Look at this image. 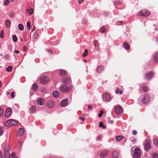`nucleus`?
<instances>
[{
	"label": "nucleus",
	"mask_w": 158,
	"mask_h": 158,
	"mask_svg": "<svg viewBox=\"0 0 158 158\" xmlns=\"http://www.w3.org/2000/svg\"><path fill=\"white\" fill-rule=\"evenodd\" d=\"M18 125V122L16 121L14 119H10L8 120L5 123V125L6 127L11 126H15Z\"/></svg>",
	"instance_id": "f257e3e1"
},
{
	"label": "nucleus",
	"mask_w": 158,
	"mask_h": 158,
	"mask_svg": "<svg viewBox=\"0 0 158 158\" xmlns=\"http://www.w3.org/2000/svg\"><path fill=\"white\" fill-rule=\"evenodd\" d=\"M10 148L8 145H6L4 148V154L5 158H10L9 152Z\"/></svg>",
	"instance_id": "f03ea898"
},
{
	"label": "nucleus",
	"mask_w": 158,
	"mask_h": 158,
	"mask_svg": "<svg viewBox=\"0 0 158 158\" xmlns=\"http://www.w3.org/2000/svg\"><path fill=\"white\" fill-rule=\"evenodd\" d=\"M141 152V151L139 149L135 148L134 153L133 155V158H140Z\"/></svg>",
	"instance_id": "7ed1b4c3"
},
{
	"label": "nucleus",
	"mask_w": 158,
	"mask_h": 158,
	"mask_svg": "<svg viewBox=\"0 0 158 158\" xmlns=\"http://www.w3.org/2000/svg\"><path fill=\"white\" fill-rule=\"evenodd\" d=\"M102 98L104 101L107 102H110L111 100L110 95L107 92L103 94Z\"/></svg>",
	"instance_id": "20e7f679"
},
{
	"label": "nucleus",
	"mask_w": 158,
	"mask_h": 158,
	"mask_svg": "<svg viewBox=\"0 0 158 158\" xmlns=\"http://www.w3.org/2000/svg\"><path fill=\"white\" fill-rule=\"evenodd\" d=\"M144 148L147 151H149L151 148L150 142L148 139H146L144 141Z\"/></svg>",
	"instance_id": "39448f33"
},
{
	"label": "nucleus",
	"mask_w": 158,
	"mask_h": 158,
	"mask_svg": "<svg viewBox=\"0 0 158 158\" xmlns=\"http://www.w3.org/2000/svg\"><path fill=\"white\" fill-rule=\"evenodd\" d=\"M150 98L149 95L148 94H146L144 95L142 101L143 103L145 104L148 103L150 101Z\"/></svg>",
	"instance_id": "423d86ee"
},
{
	"label": "nucleus",
	"mask_w": 158,
	"mask_h": 158,
	"mask_svg": "<svg viewBox=\"0 0 158 158\" xmlns=\"http://www.w3.org/2000/svg\"><path fill=\"white\" fill-rule=\"evenodd\" d=\"M150 14V12L148 10H143L140 11L139 15L141 17H146L149 15Z\"/></svg>",
	"instance_id": "0eeeda50"
},
{
	"label": "nucleus",
	"mask_w": 158,
	"mask_h": 158,
	"mask_svg": "<svg viewBox=\"0 0 158 158\" xmlns=\"http://www.w3.org/2000/svg\"><path fill=\"white\" fill-rule=\"evenodd\" d=\"M115 111L116 114L117 115H119L123 112L122 108L120 106L118 105L115 107Z\"/></svg>",
	"instance_id": "6e6552de"
},
{
	"label": "nucleus",
	"mask_w": 158,
	"mask_h": 158,
	"mask_svg": "<svg viewBox=\"0 0 158 158\" xmlns=\"http://www.w3.org/2000/svg\"><path fill=\"white\" fill-rule=\"evenodd\" d=\"M49 78L48 77L44 76L41 78L40 81L42 84H45L47 83L49 81Z\"/></svg>",
	"instance_id": "1a4fd4ad"
},
{
	"label": "nucleus",
	"mask_w": 158,
	"mask_h": 158,
	"mask_svg": "<svg viewBox=\"0 0 158 158\" xmlns=\"http://www.w3.org/2000/svg\"><path fill=\"white\" fill-rule=\"evenodd\" d=\"M62 81L64 84H67L71 82V78L70 77H65L62 79Z\"/></svg>",
	"instance_id": "9d476101"
},
{
	"label": "nucleus",
	"mask_w": 158,
	"mask_h": 158,
	"mask_svg": "<svg viewBox=\"0 0 158 158\" xmlns=\"http://www.w3.org/2000/svg\"><path fill=\"white\" fill-rule=\"evenodd\" d=\"M60 90L63 92H67L70 90V88L66 85H64L61 87Z\"/></svg>",
	"instance_id": "9b49d317"
},
{
	"label": "nucleus",
	"mask_w": 158,
	"mask_h": 158,
	"mask_svg": "<svg viewBox=\"0 0 158 158\" xmlns=\"http://www.w3.org/2000/svg\"><path fill=\"white\" fill-rule=\"evenodd\" d=\"M12 114L11 109L10 108H8L6 111L4 115L6 117H9Z\"/></svg>",
	"instance_id": "f8f14e48"
},
{
	"label": "nucleus",
	"mask_w": 158,
	"mask_h": 158,
	"mask_svg": "<svg viewBox=\"0 0 158 158\" xmlns=\"http://www.w3.org/2000/svg\"><path fill=\"white\" fill-rule=\"evenodd\" d=\"M153 76V73L151 71L149 73H147L146 74V79L147 80H150Z\"/></svg>",
	"instance_id": "ddd939ff"
},
{
	"label": "nucleus",
	"mask_w": 158,
	"mask_h": 158,
	"mask_svg": "<svg viewBox=\"0 0 158 158\" xmlns=\"http://www.w3.org/2000/svg\"><path fill=\"white\" fill-rule=\"evenodd\" d=\"M69 101L68 98L64 99L62 100L60 102V105L62 106H66L67 103Z\"/></svg>",
	"instance_id": "4468645a"
},
{
	"label": "nucleus",
	"mask_w": 158,
	"mask_h": 158,
	"mask_svg": "<svg viewBox=\"0 0 158 158\" xmlns=\"http://www.w3.org/2000/svg\"><path fill=\"white\" fill-rule=\"evenodd\" d=\"M113 157L112 158H119V152L117 150H115L113 152Z\"/></svg>",
	"instance_id": "2eb2a0df"
},
{
	"label": "nucleus",
	"mask_w": 158,
	"mask_h": 158,
	"mask_svg": "<svg viewBox=\"0 0 158 158\" xmlns=\"http://www.w3.org/2000/svg\"><path fill=\"white\" fill-rule=\"evenodd\" d=\"M108 154V151L107 150L101 152L100 154V156L102 158H103L107 156Z\"/></svg>",
	"instance_id": "dca6fc26"
},
{
	"label": "nucleus",
	"mask_w": 158,
	"mask_h": 158,
	"mask_svg": "<svg viewBox=\"0 0 158 158\" xmlns=\"http://www.w3.org/2000/svg\"><path fill=\"white\" fill-rule=\"evenodd\" d=\"M54 105V102L51 100L49 101L47 104V106L48 108H52Z\"/></svg>",
	"instance_id": "f3484780"
},
{
	"label": "nucleus",
	"mask_w": 158,
	"mask_h": 158,
	"mask_svg": "<svg viewBox=\"0 0 158 158\" xmlns=\"http://www.w3.org/2000/svg\"><path fill=\"white\" fill-rule=\"evenodd\" d=\"M24 130L23 129L20 128L18 129V135L19 137L22 135L24 133Z\"/></svg>",
	"instance_id": "a211bd4d"
},
{
	"label": "nucleus",
	"mask_w": 158,
	"mask_h": 158,
	"mask_svg": "<svg viewBox=\"0 0 158 158\" xmlns=\"http://www.w3.org/2000/svg\"><path fill=\"white\" fill-rule=\"evenodd\" d=\"M154 60L155 62H158V51L154 54Z\"/></svg>",
	"instance_id": "6ab92c4d"
},
{
	"label": "nucleus",
	"mask_w": 158,
	"mask_h": 158,
	"mask_svg": "<svg viewBox=\"0 0 158 158\" xmlns=\"http://www.w3.org/2000/svg\"><path fill=\"white\" fill-rule=\"evenodd\" d=\"M104 69V67L102 66H98L97 69V71L98 73H100Z\"/></svg>",
	"instance_id": "aec40b11"
},
{
	"label": "nucleus",
	"mask_w": 158,
	"mask_h": 158,
	"mask_svg": "<svg viewBox=\"0 0 158 158\" xmlns=\"http://www.w3.org/2000/svg\"><path fill=\"white\" fill-rule=\"evenodd\" d=\"M67 72L64 70L61 69L59 71V74L62 76H64L66 75Z\"/></svg>",
	"instance_id": "412c9836"
},
{
	"label": "nucleus",
	"mask_w": 158,
	"mask_h": 158,
	"mask_svg": "<svg viewBox=\"0 0 158 158\" xmlns=\"http://www.w3.org/2000/svg\"><path fill=\"white\" fill-rule=\"evenodd\" d=\"M37 103L39 105L41 106L43 105L44 103V99L41 98L38 99L37 100Z\"/></svg>",
	"instance_id": "4be33fe9"
},
{
	"label": "nucleus",
	"mask_w": 158,
	"mask_h": 158,
	"mask_svg": "<svg viewBox=\"0 0 158 158\" xmlns=\"http://www.w3.org/2000/svg\"><path fill=\"white\" fill-rule=\"evenodd\" d=\"M123 46L124 48L127 50H129L130 49V47L129 44L127 42H125L123 44Z\"/></svg>",
	"instance_id": "5701e85b"
},
{
	"label": "nucleus",
	"mask_w": 158,
	"mask_h": 158,
	"mask_svg": "<svg viewBox=\"0 0 158 158\" xmlns=\"http://www.w3.org/2000/svg\"><path fill=\"white\" fill-rule=\"evenodd\" d=\"M60 95L59 92L57 91H54L52 94L53 96L55 98L58 97Z\"/></svg>",
	"instance_id": "b1692460"
},
{
	"label": "nucleus",
	"mask_w": 158,
	"mask_h": 158,
	"mask_svg": "<svg viewBox=\"0 0 158 158\" xmlns=\"http://www.w3.org/2000/svg\"><path fill=\"white\" fill-rule=\"evenodd\" d=\"M38 85L36 84H34L31 87V89L34 91H36L38 88Z\"/></svg>",
	"instance_id": "393cba45"
},
{
	"label": "nucleus",
	"mask_w": 158,
	"mask_h": 158,
	"mask_svg": "<svg viewBox=\"0 0 158 158\" xmlns=\"http://www.w3.org/2000/svg\"><path fill=\"white\" fill-rule=\"evenodd\" d=\"M11 25V22L9 20H7L6 22V25L7 28H9L10 27Z\"/></svg>",
	"instance_id": "a878e982"
},
{
	"label": "nucleus",
	"mask_w": 158,
	"mask_h": 158,
	"mask_svg": "<svg viewBox=\"0 0 158 158\" xmlns=\"http://www.w3.org/2000/svg\"><path fill=\"white\" fill-rule=\"evenodd\" d=\"M115 92L117 94L119 93L120 94H121L123 93V91L122 90H120L119 88H117Z\"/></svg>",
	"instance_id": "bb28decb"
},
{
	"label": "nucleus",
	"mask_w": 158,
	"mask_h": 158,
	"mask_svg": "<svg viewBox=\"0 0 158 158\" xmlns=\"http://www.w3.org/2000/svg\"><path fill=\"white\" fill-rule=\"evenodd\" d=\"M30 112L32 113H34L36 111V109L35 106H32L30 109Z\"/></svg>",
	"instance_id": "cd10ccee"
},
{
	"label": "nucleus",
	"mask_w": 158,
	"mask_h": 158,
	"mask_svg": "<svg viewBox=\"0 0 158 158\" xmlns=\"http://www.w3.org/2000/svg\"><path fill=\"white\" fill-rule=\"evenodd\" d=\"M18 28L21 31L23 30L24 29V27L23 25L21 24H19Z\"/></svg>",
	"instance_id": "c85d7f7f"
},
{
	"label": "nucleus",
	"mask_w": 158,
	"mask_h": 158,
	"mask_svg": "<svg viewBox=\"0 0 158 158\" xmlns=\"http://www.w3.org/2000/svg\"><path fill=\"white\" fill-rule=\"evenodd\" d=\"M88 53V51L87 49H85L84 50V53L83 54L82 56L83 57H86Z\"/></svg>",
	"instance_id": "c756f323"
},
{
	"label": "nucleus",
	"mask_w": 158,
	"mask_h": 158,
	"mask_svg": "<svg viewBox=\"0 0 158 158\" xmlns=\"http://www.w3.org/2000/svg\"><path fill=\"white\" fill-rule=\"evenodd\" d=\"M106 30V28L104 27H102L100 29V32L102 33H104Z\"/></svg>",
	"instance_id": "7c9ffc66"
},
{
	"label": "nucleus",
	"mask_w": 158,
	"mask_h": 158,
	"mask_svg": "<svg viewBox=\"0 0 158 158\" xmlns=\"http://www.w3.org/2000/svg\"><path fill=\"white\" fill-rule=\"evenodd\" d=\"M12 39L14 41L16 42L18 40V39L17 36L15 35H13L12 37Z\"/></svg>",
	"instance_id": "2f4dec72"
},
{
	"label": "nucleus",
	"mask_w": 158,
	"mask_h": 158,
	"mask_svg": "<svg viewBox=\"0 0 158 158\" xmlns=\"http://www.w3.org/2000/svg\"><path fill=\"white\" fill-rule=\"evenodd\" d=\"M12 68H13L12 66H9L6 68V70L8 72H10L11 71Z\"/></svg>",
	"instance_id": "473e14b6"
},
{
	"label": "nucleus",
	"mask_w": 158,
	"mask_h": 158,
	"mask_svg": "<svg viewBox=\"0 0 158 158\" xmlns=\"http://www.w3.org/2000/svg\"><path fill=\"white\" fill-rule=\"evenodd\" d=\"M27 27L28 30H29L31 27V23L29 21H28L27 23Z\"/></svg>",
	"instance_id": "72a5a7b5"
},
{
	"label": "nucleus",
	"mask_w": 158,
	"mask_h": 158,
	"mask_svg": "<svg viewBox=\"0 0 158 158\" xmlns=\"http://www.w3.org/2000/svg\"><path fill=\"white\" fill-rule=\"evenodd\" d=\"M99 126L100 127H102L104 129L106 127L105 126H103V123L102 122H100L99 123Z\"/></svg>",
	"instance_id": "f704fd0d"
},
{
	"label": "nucleus",
	"mask_w": 158,
	"mask_h": 158,
	"mask_svg": "<svg viewBox=\"0 0 158 158\" xmlns=\"http://www.w3.org/2000/svg\"><path fill=\"white\" fill-rule=\"evenodd\" d=\"M27 12L28 14H32L33 12V9H28L27 10Z\"/></svg>",
	"instance_id": "c9c22d12"
},
{
	"label": "nucleus",
	"mask_w": 158,
	"mask_h": 158,
	"mask_svg": "<svg viewBox=\"0 0 158 158\" xmlns=\"http://www.w3.org/2000/svg\"><path fill=\"white\" fill-rule=\"evenodd\" d=\"M153 158H158V154L154 153L152 154Z\"/></svg>",
	"instance_id": "e433bc0d"
},
{
	"label": "nucleus",
	"mask_w": 158,
	"mask_h": 158,
	"mask_svg": "<svg viewBox=\"0 0 158 158\" xmlns=\"http://www.w3.org/2000/svg\"><path fill=\"white\" fill-rule=\"evenodd\" d=\"M153 143L156 146H158V140L157 139H154Z\"/></svg>",
	"instance_id": "4c0bfd02"
},
{
	"label": "nucleus",
	"mask_w": 158,
	"mask_h": 158,
	"mask_svg": "<svg viewBox=\"0 0 158 158\" xmlns=\"http://www.w3.org/2000/svg\"><path fill=\"white\" fill-rule=\"evenodd\" d=\"M9 3V0H5L3 4L4 6H6Z\"/></svg>",
	"instance_id": "58836bf2"
},
{
	"label": "nucleus",
	"mask_w": 158,
	"mask_h": 158,
	"mask_svg": "<svg viewBox=\"0 0 158 158\" xmlns=\"http://www.w3.org/2000/svg\"><path fill=\"white\" fill-rule=\"evenodd\" d=\"M0 37L1 38H2L4 37V31L3 30H2L0 33Z\"/></svg>",
	"instance_id": "ea45409f"
},
{
	"label": "nucleus",
	"mask_w": 158,
	"mask_h": 158,
	"mask_svg": "<svg viewBox=\"0 0 158 158\" xmlns=\"http://www.w3.org/2000/svg\"><path fill=\"white\" fill-rule=\"evenodd\" d=\"M142 90L144 92H146L148 91V88L146 86H143L142 87Z\"/></svg>",
	"instance_id": "a19ab883"
},
{
	"label": "nucleus",
	"mask_w": 158,
	"mask_h": 158,
	"mask_svg": "<svg viewBox=\"0 0 158 158\" xmlns=\"http://www.w3.org/2000/svg\"><path fill=\"white\" fill-rule=\"evenodd\" d=\"M3 111V110L2 108H0V117L2 115Z\"/></svg>",
	"instance_id": "79ce46f5"
},
{
	"label": "nucleus",
	"mask_w": 158,
	"mask_h": 158,
	"mask_svg": "<svg viewBox=\"0 0 158 158\" xmlns=\"http://www.w3.org/2000/svg\"><path fill=\"white\" fill-rule=\"evenodd\" d=\"M94 44L95 47H97L98 46V42L97 40H95L94 42Z\"/></svg>",
	"instance_id": "37998d69"
},
{
	"label": "nucleus",
	"mask_w": 158,
	"mask_h": 158,
	"mask_svg": "<svg viewBox=\"0 0 158 158\" xmlns=\"http://www.w3.org/2000/svg\"><path fill=\"white\" fill-rule=\"evenodd\" d=\"M93 106H92L91 105L89 104L88 105V109L89 110H91L93 109Z\"/></svg>",
	"instance_id": "c03bdc74"
},
{
	"label": "nucleus",
	"mask_w": 158,
	"mask_h": 158,
	"mask_svg": "<svg viewBox=\"0 0 158 158\" xmlns=\"http://www.w3.org/2000/svg\"><path fill=\"white\" fill-rule=\"evenodd\" d=\"M103 113V111L102 110H101L100 113L98 114V117H101L102 116Z\"/></svg>",
	"instance_id": "a18cd8bd"
},
{
	"label": "nucleus",
	"mask_w": 158,
	"mask_h": 158,
	"mask_svg": "<svg viewBox=\"0 0 158 158\" xmlns=\"http://www.w3.org/2000/svg\"><path fill=\"white\" fill-rule=\"evenodd\" d=\"M3 133V128L0 127V135H2Z\"/></svg>",
	"instance_id": "49530a36"
},
{
	"label": "nucleus",
	"mask_w": 158,
	"mask_h": 158,
	"mask_svg": "<svg viewBox=\"0 0 158 158\" xmlns=\"http://www.w3.org/2000/svg\"><path fill=\"white\" fill-rule=\"evenodd\" d=\"M38 34L37 32H35L34 34V37L35 38H37L38 36Z\"/></svg>",
	"instance_id": "de8ad7c7"
},
{
	"label": "nucleus",
	"mask_w": 158,
	"mask_h": 158,
	"mask_svg": "<svg viewBox=\"0 0 158 158\" xmlns=\"http://www.w3.org/2000/svg\"><path fill=\"white\" fill-rule=\"evenodd\" d=\"M47 51L50 54L52 53V50L50 49H47Z\"/></svg>",
	"instance_id": "09e8293b"
},
{
	"label": "nucleus",
	"mask_w": 158,
	"mask_h": 158,
	"mask_svg": "<svg viewBox=\"0 0 158 158\" xmlns=\"http://www.w3.org/2000/svg\"><path fill=\"white\" fill-rule=\"evenodd\" d=\"M132 133L133 135H136V134L137 133V132L136 131V130H133L132 131Z\"/></svg>",
	"instance_id": "8fccbe9b"
},
{
	"label": "nucleus",
	"mask_w": 158,
	"mask_h": 158,
	"mask_svg": "<svg viewBox=\"0 0 158 158\" xmlns=\"http://www.w3.org/2000/svg\"><path fill=\"white\" fill-rule=\"evenodd\" d=\"M84 0H78V2L79 4L82 3L83 2Z\"/></svg>",
	"instance_id": "3c124183"
},
{
	"label": "nucleus",
	"mask_w": 158,
	"mask_h": 158,
	"mask_svg": "<svg viewBox=\"0 0 158 158\" xmlns=\"http://www.w3.org/2000/svg\"><path fill=\"white\" fill-rule=\"evenodd\" d=\"M9 56L8 55H6L5 56V58L6 60H7L9 59Z\"/></svg>",
	"instance_id": "603ef678"
},
{
	"label": "nucleus",
	"mask_w": 158,
	"mask_h": 158,
	"mask_svg": "<svg viewBox=\"0 0 158 158\" xmlns=\"http://www.w3.org/2000/svg\"><path fill=\"white\" fill-rule=\"evenodd\" d=\"M115 138H123V137L121 135L116 136L115 137Z\"/></svg>",
	"instance_id": "864d4df0"
},
{
	"label": "nucleus",
	"mask_w": 158,
	"mask_h": 158,
	"mask_svg": "<svg viewBox=\"0 0 158 158\" xmlns=\"http://www.w3.org/2000/svg\"><path fill=\"white\" fill-rule=\"evenodd\" d=\"M15 92H13L11 94V97L12 98H14L15 97Z\"/></svg>",
	"instance_id": "5fc2aeb1"
},
{
	"label": "nucleus",
	"mask_w": 158,
	"mask_h": 158,
	"mask_svg": "<svg viewBox=\"0 0 158 158\" xmlns=\"http://www.w3.org/2000/svg\"><path fill=\"white\" fill-rule=\"evenodd\" d=\"M23 51L24 52L26 51L27 50V48L25 46H23Z\"/></svg>",
	"instance_id": "6e6d98bb"
},
{
	"label": "nucleus",
	"mask_w": 158,
	"mask_h": 158,
	"mask_svg": "<svg viewBox=\"0 0 158 158\" xmlns=\"http://www.w3.org/2000/svg\"><path fill=\"white\" fill-rule=\"evenodd\" d=\"M15 16V14H14L13 13H10V17H14Z\"/></svg>",
	"instance_id": "4d7b16f0"
},
{
	"label": "nucleus",
	"mask_w": 158,
	"mask_h": 158,
	"mask_svg": "<svg viewBox=\"0 0 158 158\" xmlns=\"http://www.w3.org/2000/svg\"><path fill=\"white\" fill-rule=\"evenodd\" d=\"M15 155V153L14 152H12L11 154V156L12 157H14Z\"/></svg>",
	"instance_id": "13d9d810"
},
{
	"label": "nucleus",
	"mask_w": 158,
	"mask_h": 158,
	"mask_svg": "<svg viewBox=\"0 0 158 158\" xmlns=\"http://www.w3.org/2000/svg\"><path fill=\"white\" fill-rule=\"evenodd\" d=\"M108 123H109L112 124L113 123V121L112 120H109Z\"/></svg>",
	"instance_id": "bf43d9fd"
},
{
	"label": "nucleus",
	"mask_w": 158,
	"mask_h": 158,
	"mask_svg": "<svg viewBox=\"0 0 158 158\" xmlns=\"http://www.w3.org/2000/svg\"><path fill=\"white\" fill-rule=\"evenodd\" d=\"M79 118L82 121H84L85 120V118L84 117H80Z\"/></svg>",
	"instance_id": "052dcab7"
},
{
	"label": "nucleus",
	"mask_w": 158,
	"mask_h": 158,
	"mask_svg": "<svg viewBox=\"0 0 158 158\" xmlns=\"http://www.w3.org/2000/svg\"><path fill=\"white\" fill-rule=\"evenodd\" d=\"M14 52L16 53H19V51L18 50H15Z\"/></svg>",
	"instance_id": "680f3d73"
},
{
	"label": "nucleus",
	"mask_w": 158,
	"mask_h": 158,
	"mask_svg": "<svg viewBox=\"0 0 158 158\" xmlns=\"http://www.w3.org/2000/svg\"><path fill=\"white\" fill-rule=\"evenodd\" d=\"M0 158H2V154L0 151Z\"/></svg>",
	"instance_id": "e2e57ef3"
},
{
	"label": "nucleus",
	"mask_w": 158,
	"mask_h": 158,
	"mask_svg": "<svg viewBox=\"0 0 158 158\" xmlns=\"http://www.w3.org/2000/svg\"><path fill=\"white\" fill-rule=\"evenodd\" d=\"M2 85V83L1 81H0V88H1Z\"/></svg>",
	"instance_id": "0e129e2a"
},
{
	"label": "nucleus",
	"mask_w": 158,
	"mask_h": 158,
	"mask_svg": "<svg viewBox=\"0 0 158 158\" xmlns=\"http://www.w3.org/2000/svg\"><path fill=\"white\" fill-rule=\"evenodd\" d=\"M121 139H116L117 141H120Z\"/></svg>",
	"instance_id": "69168bd1"
},
{
	"label": "nucleus",
	"mask_w": 158,
	"mask_h": 158,
	"mask_svg": "<svg viewBox=\"0 0 158 158\" xmlns=\"http://www.w3.org/2000/svg\"><path fill=\"white\" fill-rule=\"evenodd\" d=\"M6 94L7 95H8V94H9L10 93L9 92L7 91L6 93Z\"/></svg>",
	"instance_id": "338daca9"
},
{
	"label": "nucleus",
	"mask_w": 158,
	"mask_h": 158,
	"mask_svg": "<svg viewBox=\"0 0 158 158\" xmlns=\"http://www.w3.org/2000/svg\"><path fill=\"white\" fill-rule=\"evenodd\" d=\"M156 40L157 43H158V37L156 38Z\"/></svg>",
	"instance_id": "774afa93"
}]
</instances>
